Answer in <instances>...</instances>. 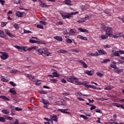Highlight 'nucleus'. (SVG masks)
I'll list each match as a JSON object with an SVG mask.
<instances>
[{"label": "nucleus", "mask_w": 124, "mask_h": 124, "mask_svg": "<svg viewBox=\"0 0 124 124\" xmlns=\"http://www.w3.org/2000/svg\"><path fill=\"white\" fill-rule=\"evenodd\" d=\"M38 55H42L43 57H48L50 55V53L48 52V49L46 48L38 49Z\"/></svg>", "instance_id": "f257e3e1"}, {"label": "nucleus", "mask_w": 124, "mask_h": 124, "mask_svg": "<svg viewBox=\"0 0 124 124\" xmlns=\"http://www.w3.org/2000/svg\"><path fill=\"white\" fill-rule=\"evenodd\" d=\"M61 16L62 19H69V18H73V15H75L76 13L73 12H71L70 13H67L65 12H62L61 13Z\"/></svg>", "instance_id": "f03ea898"}, {"label": "nucleus", "mask_w": 124, "mask_h": 124, "mask_svg": "<svg viewBox=\"0 0 124 124\" xmlns=\"http://www.w3.org/2000/svg\"><path fill=\"white\" fill-rule=\"evenodd\" d=\"M105 32L107 36L111 37L113 35V31H112V28L111 27H107L105 30Z\"/></svg>", "instance_id": "7ed1b4c3"}, {"label": "nucleus", "mask_w": 124, "mask_h": 124, "mask_svg": "<svg viewBox=\"0 0 124 124\" xmlns=\"http://www.w3.org/2000/svg\"><path fill=\"white\" fill-rule=\"evenodd\" d=\"M0 54H2V55L0 56L2 60H7V59L9 58V55L6 52H0Z\"/></svg>", "instance_id": "20e7f679"}, {"label": "nucleus", "mask_w": 124, "mask_h": 124, "mask_svg": "<svg viewBox=\"0 0 124 124\" xmlns=\"http://www.w3.org/2000/svg\"><path fill=\"white\" fill-rule=\"evenodd\" d=\"M28 78L31 80V81H33V82H40V80L36 79L35 77L32 76L31 75H30L29 74H27Z\"/></svg>", "instance_id": "39448f33"}, {"label": "nucleus", "mask_w": 124, "mask_h": 124, "mask_svg": "<svg viewBox=\"0 0 124 124\" xmlns=\"http://www.w3.org/2000/svg\"><path fill=\"white\" fill-rule=\"evenodd\" d=\"M66 80L67 82H70V83H73V81H75V80H77V78H75L74 76H70L66 78Z\"/></svg>", "instance_id": "423d86ee"}, {"label": "nucleus", "mask_w": 124, "mask_h": 124, "mask_svg": "<svg viewBox=\"0 0 124 124\" xmlns=\"http://www.w3.org/2000/svg\"><path fill=\"white\" fill-rule=\"evenodd\" d=\"M55 104H56V105L64 106L66 104V101H65V100H63V101H56L55 102Z\"/></svg>", "instance_id": "0eeeda50"}, {"label": "nucleus", "mask_w": 124, "mask_h": 124, "mask_svg": "<svg viewBox=\"0 0 124 124\" xmlns=\"http://www.w3.org/2000/svg\"><path fill=\"white\" fill-rule=\"evenodd\" d=\"M24 14L26 15V13L24 12H20L19 11H16V15L17 16V17H19L20 18L21 17H24Z\"/></svg>", "instance_id": "6e6552de"}, {"label": "nucleus", "mask_w": 124, "mask_h": 124, "mask_svg": "<svg viewBox=\"0 0 124 124\" xmlns=\"http://www.w3.org/2000/svg\"><path fill=\"white\" fill-rule=\"evenodd\" d=\"M58 111L59 112H62V113H63L64 114H70V112L66 111H68V109H58Z\"/></svg>", "instance_id": "1a4fd4ad"}, {"label": "nucleus", "mask_w": 124, "mask_h": 124, "mask_svg": "<svg viewBox=\"0 0 124 124\" xmlns=\"http://www.w3.org/2000/svg\"><path fill=\"white\" fill-rule=\"evenodd\" d=\"M123 36H124V33H119L113 35L112 36V37H113V38H118L119 37H123Z\"/></svg>", "instance_id": "9d476101"}, {"label": "nucleus", "mask_w": 124, "mask_h": 124, "mask_svg": "<svg viewBox=\"0 0 124 124\" xmlns=\"http://www.w3.org/2000/svg\"><path fill=\"white\" fill-rule=\"evenodd\" d=\"M114 106H116V107H118V108H122V109H124V105L123 104H120L119 103H113Z\"/></svg>", "instance_id": "9b49d317"}, {"label": "nucleus", "mask_w": 124, "mask_h": 124, "mask_svg": "<svg viewBox=\"0 0 124 124\" xmlns=\"http://www.w3.org/2000/svg\"><path fill=\"white\" fill-rule=\"evenodd\" d=\"M50 119L52 120V121H54L56 123H58V117H57V115H53L52 116H50Z\"/></svg>", "instance_id": "f8f14e48"}, {"label": "nucleus", "mask_w": 124, "mask_h": 124, "mask_svg": "<svg viewBox=\"0 0 124 124\" xmlns=\"http://www.w3.org/2000/svg\"><path fill=\"white\" fill-rule=\"evenodd\" d=\"M5 33L7 35H8V36H10V37H12V38L15 37V35L11 34L8 30L5 31Z\"/></svg>", "instance_id": "ddd939ff"}, {"label": "nucleus", "mask_w": 124, "mask_h": 124, "mask_svg": "<svg viewBox=\"0 0 124 124\" xmlns=\"http://www.w3.org/2000/svg\"><path fill=\"white\" fill-rule=\"evenodd\" d=\"M9 93H12V94H14V95H15V94H17V93H16V91H15V88H11L9 90Z\"/></svg>", "instance_id": "4468645a"}, {"label": "nucleus", "mask_w": 124, "mask_h": 124, "mask_svg": "<svg viewBox=\"0 0 124 124\" xmlns=\"http://www.w3.org/2000/svg\"><path fill=\"white\" fill-rule=\"evenodd\" d=\"M77 38H79V39H82V40H88V38L86 37H84L81 35H78L77 36Z\"/></svg>", "instance_id": "2eb2a0df"}, {"label": "nucleus", "mask_w": 124, "mask_h": 124, "mask_svg": "<svg viewBox=\"0 0 124 124\" xmlns=\"http://www.w3.org/2000/svg\"><path fill=\"white\" fill-rule=\"evenodd\" d=\"M0 98H1V99H3V100H5L6 101H10V99L4 95L0 96Z\"/></svg>", "instance_id": "dca6fc26"}, {"label": "nucleus", "mask_w": 124, "mask_h": 124, "mask_svg": "<svg viewBox=\"0 0 124 124\" xmlns=\"http://www.w3.org/2000/svg\"><path fill=\"white\" fill-rule=\"evenodd\" d=\"M78 31H80L81 32H87V33H89V31L87 30L86 29H84L82 28H78Z\"/></svg>", "instance_id": "f3484780"}, {"label": "nucleus", "mask_w": 124, "mask_h": 124, "mask_svg": "<svg viewBox=\"0 0 124 124\" xmlns=\"http://www.w3.org/2000/svg\"><path fill=\"white\" fill-rule=\"evenodd\" d=\"M79 62L82 63V66L84 68H87L88 67V65H87V64H86V62H83V61L81 60V61H79Z\"/></svg>", "instance_id": "a211bd4d"}, {"label": "nucleus", "mask_w": 124, "mask_h": 124, "mask_svg": "<svg viewBox=\"0 0 124 124\" xmlns=\"http://www.w3.org/2000/svg\"><path fill=\"white\" fill-rule=\"evenodd\" d=\"M76 95H77V96H88V95H85V94H82V93H81V92H77L76 93Z\"/></svg>", "instance_id": "6ab92c4d"}, {"label": "nucleus", "mask_w": 124, "mask_h": 124, "mask_svg": "<svg viewBox=\"0 0 124 124\" xmlns=\"http://www.w3.org/2000/svg\"><path fill=\"white\" fill-rule=\"evenodd\" d=\"M112 89H114V87L112 86H108V87H106L105 88V90L107 91H111Z\"/></svg>", "instance_id": "aec40b11"}, {"label": "nucleus", "mask_w": 124, "mask_h": 124, "mask_svg": "<svg viewBox=\"0 0 124 124\" xmlns=\"http://www.w3.org/2000/svg\"><path fill=\"white\" fill-rule=\"evenodd\" d=\"M54 39L57 40V41H62V38L60 36H55L54 37Z\"/></svg>", "instance_id": "412c9836"}, {"label": "nucleus", "mask_w": 124, "mask_h": 124, "mask_svg": "<svg viewBox=\"0 0 124 124\" xmlns=\"http://www.w3.org/2000/svg\"><path fill=\"white\" fill-rule=\"evenodd\" d=\"M41 102L44 103V104H45V105H47V104H49V102H48V101L45 100L43 98L41 99Z\"/></svg>", "instance_id": "4be33fe9"}, {"label": "nucleus", "mask_w": 124, "mask_h": 124, "mask_svg": "<svg viewBox=\"0 0 124 124\" xmlns=\"http://www.w3.org/2000/svg\"><path fill=\"white\" fill-rule=\"evenodd\" d=\"M58 53H61V54H64L65 53H68V51H66L65 50H63V49H60L59 50H58Z\"/></svg>", "instance_id": "5701e85b"}, {"label": "nucleus", "mask_w": 124, "mask_h": 124, "mask_svg": "<svg viewBox=\"0 0 124 124\" xmlns=\"http://www.w3.org/2000/svg\"><path fill=\"white\" fill-rule=\"evenodd\" d=\"M85 73L86 74H87L88 75H89V76H91V75H93V73L92 71H87V70H86L85 71Z\"/></svg>", "instance_id": "b1692460"}, {"label": "nucleus", "mask_w": 124, "mask_h": 124, "mask_svg": "<svg viewBox=\"0 0 124 124\" xmlns=\"http://www.w3.org/2000/svg\"><path fill=\"white\" fill-rule=\"evenodd\" d=\"M64 2L67 5H71V0H65Z\"/></svg>", "instance_id": "393cba45"}, {"label": "nucleus", "mask_w": 124, "mask_h": 124, "mask_svg": "<svg viewBox=\"0 0 124 124\" xmlns=\"http://www.w3.org/2000/svg\"><path fill=\"white\" fill-rule=\"evenodd\" d=\"M41 7L46 8V7H50V5H48L46 4V3H43L41 5Z\"/></svg>", "instance_id": "a878e982"}, {"label": "nucleus", "mask_w": 124, "mask_h": 124, "mask_svg": "<svg viewBox=\"0 0 124 124\" xmlns=\"http://www.w3.org/2000/svg\"><path fill=\"white\" fill-rule=\"evenodd\" d=\"M39 93H40L41 94H47V91L42 90V91H38Z\"/></svg>", "instance_id": "bb28decb"}, {"label": "nucleus", "mask_w": 124, "mask_h": 124, "mask_svg": "<svg viewBox=\"0 0 124 124\" xmlns=\"http://www.w3.org/2000/svg\"><path fill=\"white\" fill-rule=\"evenodd\" d=\"M10 112V111L8 109H7V110L6 109H3L2 110V113H3V114H9Z\"/></svg>", "instance_id": "cd10ccee"}, {"label": "nucleus", "mask_w": 124, "mask_h": 124, "mask_svg": "<svg viewBox=\"0 0 124 124\" xmlns=\"http://www.w3.org/2000/svg\"><path fill=\"white\" fill-rule=\"evenodd\" d=\"M123 72L124 71L122 69H117L115 71V72H116V73H122V72Z\"/></svg>", "instance_id": "c85d7f7f"}, {"label": "nucleus", "mask_w": 124, "mask_h": 124, "mask_svg": "<svg viewBox=\"0 0 124 124\" xmlns=\"http://www.w3.org/2000/svg\"><path fill=\"white\" fill-rule=\"evenodd\" d=\"M98 53H100L101 54V55H105V54H106V51H104L103 50L100 49L98 50Z\"/></svg>", "instance_id": "c756f323"}, {"label": "nucleus", "mask_w": 124, "mask_h": 124, "mask_svg": "<svg viewBox=\"0 0 124 124\" xmlns=\"http://www.w3.org/2000/svg\"><path fill=\"white\" fill-rule=\"evenodd\" d=\"M76 32V31H75V30H74V29H71L69 31V33H70V34H71V35L74 34Z\"/></svg>", "instance_id": "7c9ffc66"}, {"label": "nucleus", "mask_w": 124, "mask_h": 124, "mask_svg": "<svg viewBox=\"0 0 124 124\" xmlns=\"http://www.w3.org/2000/svg\"><path fill=\"white\" fill-rule=\"evenodd\" d=\"M0 122L1 123H4L5 122V117L0 116Z\"/></svg>", "instance_id": "2f4dec72"}, {"label": "nucleus", "mask_w": 124, "mask_h": 124, "mask_svg": "<svg viewBox=\"0 0 124 124\" xmlns=\"http://www.w3.org/2000/svg\"><path fill=\"white\" fill-rule=\"evenodd\" d=\"M75 81L76 84H77V85H82L83 84V83L79 81L78 80V78H77V79H75Z\"/></svg>", "instance_id": "473e14b6"}, {"label": "nucleus", "mask_w": 124, "mask_h": 124, "mask_svg": "<svg viewBox=\"0 0 124 124\" xmlns=\"http://www.w3.org/2000/svg\"><path fill=\"white\" fill-rule=\"evenodd\" d=\"M8 120L9 121H11L12 120H13V117H11L10 116H5V120Z\"/></svg>", "instance_id": "72a5a7b5"}, {"label": "nucleus", "mask_w": 124, "mask_h": 124, "mask_svg": "<svg viewBox=\"0 0 124 124\" xmlns=\"http://www.w3.org/2000/svg\"><path fill=\"white\" fill-rule=\"evenodd\" d=\"M113 54L116 57H120V52H119V51H117L114 52L113 53Z\"/></svg>", "instance_id": "f704fd0d"}, {"label": "nucleus", "mask_w": 124, "mask_h": 124, "mask_svg": "<svg viewBox=\"0 0 124 124\" xmlns=\"http://www.w3.org/2000/svg\"><path fill=\"white\" fill-rule=\"evenodd\" d=\"M52 75H53L54 77H60V75L58 74L57 72H54L52 73Z\"/></svg>", "instance_id": "c9c22d12"}, {"label": "nucleus", "mask_w": 124, "mask_h": 124, "mask_svg": "<svg viewBox=\"0 0 124 124\" xmlns=\"http://www.w3.org/2000/svg\"><path fill=\"white\" fill-rule=\"evenodd\" d=\"M110 62V59H105L103 61L101 62L102 63H108V62Z\"/></svg>", "instance_id": "e433bc0d"}, {"label": "nucleus", "mask_w": 124, "mask_h": 124, "mask_svg": "<svg viewBox=\"0 0 124 124\" xmlns=\"http://www.w3.org/2000/svg\"><path fill=\"white\" fill-rule=\"evenodd\" d=\"M100 27H101V30H104V31H105L106 29H107V27H106L105 25H104V24H102Z\"/></svg>", "instance_id": "4c0bfd02"}, {"label": "nucleus", "mask_w": 124, "mask_h": 124, "mask_svg": "<svg viewBox=\"0 0 124 124\" xmlns=\"http://www.w3.org/2000/svg\"><path fill=\"white\" fill-rule=\"evenodd\" d=\"M7 22H2L1 23V27H5V26H6V25H7Z\"/></svg>", "instance_id": "58836bf2"}, {"label": "nucleus", "mask_w": 124, "mask_h": 124, "mask_svg": "<svg viewBox=\"0 0 124 124\" xmlns=\"http://www.w3.org/2000/svg\"><path fill=\"white\" fill-rule=\"evenodd\" d=\"M4 35V32H3V31L0 30V37H3Z\"/></svg>", "instance_id": "ea45409f"}, {"label": "nucleus", "mask_w": 124, "mask_h": 124, "mask_svg": "<svg viewBox=\"0 0 124 124\" xmlns=\"http://www.w3.org/2000/svg\"><path fill=\"white\" fill-rule=\"evenodd\" d=\"M37 28H38V29H44V27H43V25H42L41 24L37 25Z\"/></svg>", "instance_id": "a19ab883"}, {"label": "nucleus", "mask_w": 124, "mask_h": 124, "mask_svg": "<svg viewBox=\"0 0 124 124\" xmlns=\"http://www.w3.org/2000/svg\"><path fill=\"white\" fill-rule=\"evenodd\" d=\"M101 38H102V39H107V38H108V36H107L105 35H101Z\"/></svg>", "instance_id": "79ce46f5"}, {"label": "nucleus", "mask_w": 124, "mask_h": 124, "mask_svg": "<svg viewBox=\"0 0 124 124\" xmlns=\"http://www.w3.org/2000/svg\"><path fill=\"white\" fill-rule=\"evenodd\" d=\"M24 33H32V32L30 31L24 29Z\"/></svg>", "instance_id": "37998d69"}, {"label": "nucleus", "mask_w": 124, "mask_h": 124, "mask_svg": "<svg viewBox=\"0 0 124 124\" xmlns=\"http://www.w3.org/2000/svg\"><path fill=\"white\" fill-rule=\"evenodd\" d=\"M110 67H112V68H114V69H117V66L114 64H111L110 65Z\"/></svg>", "instance_id": "c03bdc74"}, {"label": "nucleus", "mask_w": 124, "mask_h": 124, "mask_svg": "<svg viewBox=\"0 0 124 124\" xmlns=\"http://www.w3.org/2000/svg\"><path fill=\"white\" fill-rule=\"evenodd\" d=\"M16 72H18V70H12L10 71V73H13V74H15Z\"/></svg>", "instance_id": "a18cd8bd"}, {"label": "nucleus", "mask_w": 124, "mask_h": 124, "mask_svg": "<svg viewBox=\"0 0 124 124\" xmlns=\"http://www.w3.org/2000/svg\"><path fill=\"white\" fill-rule=\"evenodd\" d=\"M10 85H12V86H13V87H16V83L13 82V81H10L9 82Z\"/></svg>", "instance_id": "49530a36"}, {"label": "nucleus", "mask_w": 124, "mask_h": 124, "mask_svg": "<svg viewBox=\"0 0 124 124\" xmlns=\"http://www.w3.org/2000/svg\"><path fill=\"white\" fill-rule=\"evenodd\" d=\"M94 111V112H96V113H99L100 114H102V111L99 109H96Z\"/></svg>", "instance_id": "de8ad7c7"}, {"label": "nucleus", "mask_w": 124, "mask_h": 124, "mask_svg": "<svg viewBox=\"0 0 124 124\" xmlns=\"http://www.w3.org/2000/svg\"><path fill=\"white\" fill-rule=\"evenodd\" d=\"M50 81H51L52 82V83H57V82H58V80L56 79H50Z\"/></svg>", "instance_id": "09e8293b"}, {"label": "nucleus", "mask_w": 124, "mask_h": 124, "mask_svg": "<svg viewBox=\"0 0 124 124\" xmlns=\"http://www.w3.org/2000/svg\"><path fill=\"white\" fill-rule=\"evenodd\" d=\"M1 81H2V82H8L9 80L7 78H3L1 79Z\"/></svg>", "instance_id": "8fccbe9b"}, {"label": "nucleus", "mask_w": 124, "mask_h": 124, "mask_svg": "<svg viewBox=\"0 0 124 124\" xmlns=\"http://www.w3.org/2000/svg\"><path fill=\"white\" fill-rule=\"evenodd\" d=\"M40 23L41 25H44V26H46V25H47V22H46L45 21H40Z\"/></svg>", "instance_id": "3c124183"}, {"label": "nucleus", "mask_w": 124, "mask_h": 124, "mask_svg": "<svg viewBox=\"0 0 124 124\" xmlns=\"http://www.w3.org/2000/svg\"><path fill=\"white\" fill-rule=\"evenodd\" d=\"M14 27L16 29V30H19V28H20L18 24H14Z\"/></svg>", "instance_id": "603ef678"}, {"label": "nucleus", "mask_w": 124, "mask_h": 124, "mask_svg": "<svg viewBox=\"0 0 124 124\" xmlns=\"http://www.w3.org/2000/svg\"><path fill=\"white\" fill-rule=\"evenodd\" d=\"M89 18H90V17H89V16L86 15V16H85V17L83 18V20H84V21H85V22L86 20H89Z\"/></svg>", "instance_id": "864d4df0"}, {"label": "nucleus", "mask_w": 124, "mask_h": 124, "mask_svg": "<svg viewBox=\"0 0 124 124\" xmlns=\"http://www.w3.org/2000/svg\"><path fill=\"white\" fill-rule=\"evenodd\" d=\"M29 42H30V43H36V42H37V41H35L34 40H32V39H31L30 40Z\"/></svg>", "instance_id": "5fc2aeb1"}, {"label": "nucleus", "mask_w": 124, "mask_h": 124, "mask_svg": "<svg viewBox=\"0 0 124 124\" xmlns=\"http://www.w3.org/2000/svg\"><path fill=\"white\" fill-rule=\"evenodd\" d=\"M66 41L67 42V43H72V41L71 40V39L68 38L66 40Z\"/></svg>", "instance_id": "6e6d98bb"}, {"label": "nucleus", "mask_w": 124, "mask_h": 124, "mask_svg": "<svg viewBox=\"0 0 124 124\" xmlns=\"http://www.w3.org/2000/svg\"><path fill=\"white\" fill-rule=\"evenodd\" d=\"M81 118H83L84 120H88V117L84 115H80Z\"/></svg>", "instance_id": "4d7b16f0"}, {"label": "nucleus", "mask_w": 124, "mask_h": 124, "mask_svg": "<svg viewBox=\"0 0 124 124\" xmlns=\"http://www.w3.org/2000/svg\"><path fill=\"white\" fill-rule=\"evenodd\" d=\"M104 13H105L106 14H107L108 15V16H111V13L107 11H104Z\"/></svg>", "instance_id": "13d9d810"}, {"label": "nucleus", "mask_w": 124, "mask_h": 124, "mask_svg": "<svg viewBox=\"0 0 124 124\" xmlns=\"http://www.w3.org/2000/svg\"><path fill=\"white\" fill-rule=\"evenodd\" d=\"M22 50V51H24V52H27V51H28V49H27V47H25V46H22V48H21V50Z\"/></svg>", "instance_id": "bf43d9fd"}, {"label": "nucleus", "mask_w": 124, "mask_h": 124, "mask_svg": "<svg viewBox=\"0 0 124 124\" xmlns=\"http://www.w3.org/2000/svg\"><path fill=\"white\" fill-rule=\"evenodd\" d=\"M96 75L97 76H99V77H102V76H103V74L101 73H97Z\"/></svg>", "instance_id": "052dcab7"}, {"label": "nucleus", "mask_w": 124, "mask_h": 124, "mask_svg": "<svg viewBox=\"0 0 124 124\" xmlns=\"http://www.w3.org/2000/svg\"><path fill=\"white\" fill-rule=\"evenodd\" d=\"M0 3L1 5H4V3H5V1L3 0H0Z\"/></svg>", "instance_id": "680f3d73"}, {"label": "nucleus", "mask_w": 124, "mask_h": 124, "mask_svg": "<svg viewBox=\"0 0 124 124\" xmlns=\"http://www.w3.org/2000/svg\"><path fill=\"white\" fill-rule=\"evenodd\" d=\"M80 8L83 11H84V10H86V7L84 5L81 6Z\"/></svg>", "instance_id": "e2e57ef3"}, {"label": "nucleus", "mask_w": 124, "mask_h": 124, "mask_svg": "<svg viewBox=\"0 0 124 124\" xmlns=\"http://www.w3.org/2000/svg\"><path fill=\"white\" fill-rule=\"evenodd\" d=\"M25 61H31V58L30 57L26 56L25 57Z\"/></svg>", "instance_id": "0e129e2a"}, {"label": "nucleus", "mask_w": 124, "mask_h": 124, "mask_svg": "<svg viewBox=\"0 0 124 124\" xmlns=\"http://www.w3.org/2000/svg\"><path fill=\"white\" fill-rule=\"evenodd\" d=\"M77 22L78 23H84V22H85V20H84L83 19H81V20H77Z\"/></svg>", "instance_id": "69168bd1"}, {"label": "nucleus", "mask_w": 124, "mask_h": 124, "mask_svg": "<svg viewBox=\"0 0 124 124\" xmlns=\"http://www.w3.org/2000/svg\"><path fill=\"white\" fill-rule=\"evenodd\" d=\"M16 111H22V108L19 107L16 108Z\"/></svg>", "instance_id": "338daca9"}, {"label": "nucleus", "mask_w": 124, "mask_h": 124, "mask_svg": "<svg viewBox=\"0 0 124 124\" xmlns=\"http://www.w3.org/2000/svg\"><path fill=\"white\" fill-rule=\"evenodd\" d=\"M118 123H117V122H108V123H106V124H118Z\"/></svg>", "instance_id": "774afa93"}]
</instances>
